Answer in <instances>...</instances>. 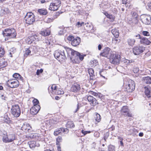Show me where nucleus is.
Wrapping results in <instances>:
<instances>
[{"label":"nucleus","mask_w":151,"mask_h":151,"mask_svg":"<svg viewBox=\"0 0 151 151\" xmlns=\"http://www.w3.org/2000/svg\"><path fill=\"white\" fill-rule=\"evenodd\" d=\"M30 128H31V127H30L29 124H27V123H24L23 124L21 128L22 130L24 131H26L27 130L28 131L30 130Z\"/></svg>","instance_id":"4be33fe9"},{"label":"nucleus","mask_w":151,"mask_h":151,"mask_svg":"<svg viewBox=\"0 0 151 151\" xmlns=\"http://www.w3.org/2000/svg\"><path fill=\"white\" fill-rule=\"evenodd\" d=\"M2 139L3 142L5 143L9 142V136H8L6 133L3 134Z\"/></svg>","instance_id":"a878e982"},{"label":"nucleus","mask_w":151,"mask_h":151,"mask_svg":"<svg viewBox=\"0 0 151 151\" xmlns=\"http://www.w3.org/2000/svg\"><path fill=\"white\" fill-rule=\"evenodd\" d=\"M11 113L15 117H19L21 114L20 108L17 104L12 105L11 109Z\"/></svg>","instance_id":"7ed1b4c3"},{"label":"nucleus","mask_w":151,"mask_h":151,"mask_svg":"<svg viewBox=\"0 0 151 151\" xmlns=\"http://www.w3.org/2000/svg\"><path fill=\"white\" fill-rule=\"evenodd\" d=\"M34 105H38V104L39 103L38 100L36 99H35L33 101Z\"/></svg>","instance_id":"49530a36"},{"label":"nucleus","mask_w":151,"mask_h":151,"mask_svg":"<svg viewBox=\"0 0 151 151\" xmlns=\"http://www.w3.org/2000/svg\"><path fill=\"white\" fill-rule=\"evenodd\" d=\"M111 49L109 47H106L103 50V52L100 54V55L107 57L110 53Z\"/></svg>","instance_id":"f3484780"},{"label":"nucleus","mask_w":151,"mask_h":151,"mask_svg":"<svg viewBox=\"0 0 151 151\" xmlns=\"http://www.w3.org/2000/svg\"><path fill=\"white\" fill-rule=\"evenodd\" d=\"M1 14L3 15L4 14H9L10 11L9 9L6 7H3L1 10Z\"/></svg>","instance_id":"5701e85b"},{"label":"nucleus","mask_w":151,"mask_h":151,"mask_svg":"<svg viewBox=\"0 0 151 151\" xmlns=\"http://www.w3.org/2000/svg\"><path fill=\"white\" fill-rule=\"evenodd\" d=\"M101 48H102L101 45L100 44L99 45H98V48L99 50H100L101 49Z\"/></svg>","instance_id":"774afa93"},{"label":"nucleus","mask_w":151,"mask_h":151,"mask_svg":"<svg viewBox=\"0 0 151 151\" xmlns=\"http://www.w3.org/2000/svg\"><path fill=\"white\" fill-rule=\"evenodd\" d=\"M122 3L123 4H127V0H122Z\"/></svg>","instance_id":"0e129e2a"},{"label":"nucleus","mask_w":151,"mask_h":151,"mask_svg":"<svg viewBox=\"0 0 151 151\" xmlns=\"http://www.w3.org/2000/svg\"><path fill=\"white\" fill-rule=\"evenodd\" d=\"M40 34L44 36L49 35L50 34V31L48 30H45L41 32Z\"/></svg>","instance_id":"cd10ccee"},{"label":"nucleus","mask_w":151,"mask_h":151,"mask_svg":"<svg viewBox=\"0 0 151 151\" xmlns=\"http://www.w3.org/2000/svg\"><path fill=\"white\" fill-rule=\"evenodd\" d=\"M69 131V130L67 128H64L63 127L58 128L56 129L54 132V135L57 136L59 134L61 133L62 132L63 133H68Z\"/></svg>","instance_id":"4468645a"},{"label":"nucleus","mask_w":151,"mask_h":151,"mask_svg":"<svg viewBox=\"0 0 151 151\" xmlns=\"http://www.w3.org/2000/svg\"><path fill=\"white\" fill-rule=\"evenodd\" d=\"M81 132L84 135L87 134V131H85L83 130H82L81 131Z\"/></svg>","instance_id":"bf43d9fd"},{"label":"nucleus","mask_w":151,"mask_h":151,"mask_svg":"<svg viewBox=\"0 0 151 151\" xmlns=\"http://www.w3.org/2000/svg\"><path fill=\"white\" fill-rule=\"evenodd\" d=\"M140 43L144 45H148L151 43L150 39L142 37L140 40Z\"/></svg>","instance_id":"dca6fc26"},{"label":"nucleus","mask_w":151,"mask_h":151,"mask_svg":"<svg viewBox=\"0 0 151 151\" xmlns=\"http://www.w3.org/2000/svg\"><path fill=\"white\" fill-rule=\"evenodd\" d=\"M104 14L106 16L107 18L111 19L112 21H114L115 19L114 16L109 14L107 12H105L104 13Z\"/></svg>","instance_id":"c85d7f7f"},{"label":"nucleus","mask_w":151,"mask_h":151,"mask_svg":"<svg viewBox=\"0 0 151 151\" xmlns=\"http://www.w3.org/2000/svg\"><path fill=\"white\" fill-rule=\"evenodd\" d=\"M74 126V124L72 121H68L66 124V127L67 128H73Z\"/></svg>","instance_id":"393cba45"},{"label":"nucleus","mask_w":151,"mask_h":151,"mask_svg":"<svg viewBox=\"0 0 151 151\" xmlns=\"http://www.w3.org/2000/svg\"><path fill=\"white\" fill-rule=\"evenodd\" d=\"M109 136V133L108 132H106L104 134V139L105 141H106V139L108 138Z\"/></svg>","instance_id":"c03bdc74"},{"label":"nucleus","mask_w":151,"mask_h":151,"mask_svg":"<svg viewBox=\"0 0 151 151\" xmlns=\"http://www.w3.org/2000/svg\"><path fill=\"white\" fill-rule=\"evenodd\" d=\"M5 63L1 61L0 62V65L1 64V65H0V66L2 68L5 67L6 66Z\"/></svg>","instance_id":"5fc2aeb1"},{"label":"nucleus","mask_w":151,"mask_h":151,"mask_svg":"<svg viewBox=\"0 0 151 151\" xmlns=\"http://www.w3.org/2000/svg\"><path fill=\"white\" fill-rule=\"evenodd\" d=\"M147 6L148 7V9L151 10V2L148 4Z\"/></svg>","instance_id":"13d9d810"},{"label":"nucleus","mask_w":151,"mask_h":151,"mask_svg":"<svg viewBox=\"0 0 151 151\" xmlns=\"http://www.w3.org/2000/svg\"><path fill=\"white\" fill-rule=\"evenodd\" d=\"M135 40L134 39L129 38L127 40V42L129 45L132 46L134 45Z\"/></svg>","instance_id":"bb28decb"},{"label":"nucleus","mask_w":151,"mask_h":151,"mask_svg":"<svg viewBox=\"0 0 151 151\" xmlns=\"http://www.w3.org/2000/svg\"><path fill=\"white\" fill-rule=\"evenodd\" d=\"M131 14L132 15V18H133V19H136V18H137V13L135 12H131Z\"/></svg>","instance_id":"a19ab883"},{"label":"nucleus","mask_w":151,"mask_h":151,"mask_svg":"<svg viewBox=\"0 0 151 151\" xmlns=\"http://www.w3.org/2000/svg\"><path fill=\"white\" fill-rule=\"evenodd\" d=\"M90 94L95 96H98V97L100 98L101 97V93H98L92 91H90Z\"/></svg>","instance_id":"4c0bfd02"},{"label":"nucleus","mask_w":151,"mask_h":151,"mask_svg":"<svg viewBox=\"0 0 151 151\" xmlns=\"http://www.w3.org/2000/svg\"><path fill=\"white\" fill-rule=\"evenodd\" d=\"M126 62L127 64H130L134 62V60H127L126 61Z\"/></svg>","instance_id":"3c124183"},{"label":"nucleus","mask_w":151,"mask_h":151,"mask_svg":"<svg viewBox=\"0 0 151 151\" xmlns=\"http://www.w3.org/2000/svg\"><path fill=\"white\" fill-rule=\"evenodd\" d=\"M136 37H137L138 39H139L140 40L141 38H142V37L140 36V35L139 34H138L135 36Z\"/></svg>","instance_id":"680f3d73"},{"label":"nucleus","mask_w":151,"mask_h":151,"mask_svg":"<svg viewBox=\"0 0 151 151\" xmlns=\"http://www.w3.org/2000/svg\"><path fill=\"white\" fill-rule=\"evenodd\" d=\"M145 50V47L142 46H137L133 49V52L135 55H138L142 53Z\"/></svg>","instance_id":"6e6552de"},{"label":"nucleus","mask_w":151,"mask_h":151,"mask_svg":"<svg viewBox=\"0 0 151 151\" xmlns=\"http://www.w3.org/2000/svg\"><path fill=\"white\" fill-rule=\"evenodd\" d=\"M63 30L61 29L59 32L58 34L60 35H62L63 34Z\"/></svg>","instance_id":"052dcab7"},{"label":"nucleus","mask_w":151,"mask_h":151,"mask_svg":"<svg viewBox=\"0 0 151 151\" xmlns=\"http://www.w3.org/2000/svg\"><path fill=\"white\" fill-rule=\"evenodd\" d=\"M120 55L118 54L111 53L110 56V61L112 64H117L120 62Z\"/></svg>","instance_id":"20e7f679"},{"label":"nucleus","mask_w":151,"mask_h":151,"mask_svg":"<svg viewBox=\"0 0 151 151\" xmlns=\"http://www.w3.org/2000/svg\"><path fill=\"white\" fill-rule=\"evenodd\" d=\"M121 111L122 113H124V115L125 116H127L129 117L132 116V114L129 112L127 106H123L121 110Z\"/></svg>","instance_id":"ddd939ff"},{"label":"nucleus","mask_w":151,"mask_h":151,"mask_svg":"<svg viewBox=\"0 0 151 151\" xmlns=\"http://www.w3.org/2000/svg\"><path fill=\"white\" fill-rule=\"evenodd\" d=\"M5 51L3 47H0V58L2 57L4 55Z\"/></svg>","instance_id":"58836bf2"},{"label":"nucleus","mask_w":151,"mask_h":151,"mask_svg":"<svg viewBox=\"0 0 151 151\" xmlns=\"http://www.w3.org/2000/svg\"><path fill=\"white\" fill-rule=\"evenodd\" d=\"M68 40L71 41V44L73 46L79 45L81 42V38L78 37L74 38L73 36H69L68 37Z\"/></svg>","instance_id":"39448f33"},{"label":"nucleus","mask_w":151,"mask_h":151,"mask_svg":"<svg viewBox=\"0 0 151 151\" xmlns=\"http://www.w3.org/2000/svg\"><path fill=\"white\" fill-rule=\"evenodd\" d=\"M142 33L144 36H149L150 35V33L147 31H143L142 32Z\"/></svg>","instance_id":"79ce46f5"},{"label":"nucleus","mask_w":151,"mask_h":151,"mask_svg":"<svg viewBox=\"0 0 151 151\" xmlns=\"http://www.w3.org/2000/svg\"><path fill=\"white\" fill-rule=\"evenodd\" d=\"M62 140V137L60 136H59L56 139V145H58L59 143L61 142Z\"/></svg>","instance_id":"37998d69"},{"label":"nucleus","mask_w":151,"mask_h":151,"mask_svg":"<svg viewBox=\"0 0 151 151\" xmlns=\"http://www.w3.org/2000/svg\"><path fill=\"white\" fill-rule=\"evenodd\" d=\"M35 15L31 13H28L24 17L26 23L29 24H32L35 21Z\"/></svg>","instance_id":"423d86ee"},{"label":"nucleus","mask_w":151,"mask_h":151,"mask_svg":"<svg viewBox=\"0 0 151 151\" xmlns=\"http://www.w3.org/2000/svg\"><path fill=\"white\" fill-rule=\"evenodd\" d=\"M145 95L148 98H150L151 96L150 95V90L147 87H145Z\"/></svg>","instance_id":"7c9ffc66"},{"label":"nucleus","mask_w":151,"mask_h":151,"mask_svg":"<svg viewBox=\"0 0 151 151\" xmlns=\"http://www.w3.org/2000/svg\"><path fill=\"white\" fill-rule=\"evenodd\" d=\"M135 88V84L134 81L132 80H130L129 81L126 88L128 92H131L134 90Z\"/></svg>","instance_id":"1a4fd4ad"},{"label":"nucleus","mask_w":151,"mask_h":151,"mask_svg":"<svg viewBox=\"0 0 151 151\" xmlns=\"http://www.w3.org/2000/svg\"><path fill=\"white\" fill-rule=\"evenodd\" d=\"M40 109L39 105H34L30 109V113L33 115L36 114Z\"/></svg>","instance_id":"2eb2a0df"},{"label":"nucleus","mask_w":151,"mask_h":151,"mask_svg":"<svg viewBox=\"0 0 151 151\" xmlns=\"http://www.w3.org/2000/svg\"><path fill=\"white\" fill-rule=\"evenodd\" d=\"M13 77L16 78H17L21 81L22 80L23 78L20 75L17 73H15L13 75Z\"/></svg>","instance_id":"72a5a7b5"},{"label":"nucleus","mask_w":151,"mask_h":151,"mask_svg":"<svg viewBox=\"0 0 151 151\" xmlns=\"http://www.w3.org/2000/svg\"><path fill=\"white\" fill-rule=\"evenodd\" d=\"M79 106L78 104H77V107L75 111V112H76L79 109Z\"/></svg>","instance_id":"e2e57ef3"},{"label":"nucleus","mask_w":151,"mask_h":151,"mask_svg":"<svg viewBox=\"0 0 151 151\" xmlns=\"http://www.w3.org/2000/svg\"><path fill=\"white\" fill-rule=\"evenodd\" d=\"M81 89L80 86L79 84L77 83L73 84L71 88V90L73 92H77L79 91Z\"/></svg>","instance_id":"a211bd4d"},{"label":"nucleus","mask_w":151,"mask_h":151,"mask_svg":"<svg viewBox=\"0 0 151 151\" xmlns=\"http://www.w3.org/2000/svg\"><path fill=\"white\" fill-rule=\"evenodd\" d=\"M141 18L142 22L145 24H150L151 23V17L150 15H142Z\"/></svg>","instance_id":"0eeeda50"},{"label":"nucleus","mask_w":151,"mask_h":151,"mask_svg":"<svg viewBox=\"0 0 151 151\" xmlns=\"http://www.w3.org/2000/svg\"><path fill=\"white\" fill-rule=\"evenodd\" d=\"M108 151H115L114 146L111 145H109L108 146Z\"/></svg>","instance_id":"ea45409f"},{"label":"nucleus","mask_w":151,"mask_h":151,"mask_svg":"<svg viewBox=\"0 0 151 151\" xmlns=\"http://www.w3.org/2000/svg\"><path fill=\"white\" fill-rule=\"evenodd\" d=\"M28 42L29 44H31L33 41H35L36 39L34 36H29L28 37Z\"/></svg>","instance_id":"2f4dec72"},{"label":"nucleus","mask_w":151,"mask_h":151,"mask_svg":"<svg viewBox=\"0 0 151 151\" xmlns=\"http://www.w3.org/2000/svg\"><path fill=\"white\" fill-rule=\"evenodd\" d=\"M38 12L41 15H46L47 13V10L43 9H38Z\"/></svg>","instance_id":"c756f323"},{"label":"nucleus","mask_w":151,"mask_h":151,"mask_svg":"<svg viewBox=\"0 0 151 151\" xmlns=\"http://www.w3.org/2000/svg\"><path fill=\"white\" fill-rule=\"evenodd\" d=\"M57 145V147H58V151H61V148L59 144L58 145Z\"/></svg>","instance_id":"69168bd1"},{"label":"nucleus","mask_w":151,"mask_h":151,"mask_svg":"<svg viewBox=\"0 0 151 151\" xmlns=\"http://www.w3.org/2000/svg\"><path fill=\"white\" fill-rule=\"evenodd\" d=\"M60 3V1L59 0H58L57 2L51 3L49 8V9L54 11L57 10L59 7Z\"/></svg>","instance_id":"f8f14e48"},{"label":"nucleus","mask_w":151,"mask_h":151,"mask_svg":"<svg viewBox=\"0 0 151 151\" xmlns=\"http://www.w3.org/2000/svg\"><path fill=\"white\" fill-rule=\"evenodd\" d=\"M3 120L5 122L8 124H9L12 122L10 118L6 116H4Z\"/></svg>","instance_id":"473e14b6"},{"label":"nucleus","mask_w":151,"mask_h":151,"mask_svg":"<svg viewBox=\"0 0 151 151\" xmlns=\"http://www.w3.org/2000/svg\"><path fill=\"white\" fill-rule=\"evenodd\" d=\"M60 13L59 12H57L56 13V14L55 15V16H56V18H57V17L59 16Z\"/></svg>","instance_id":"338daca9"},{"label":"nucleus","mask_w":151,"mask_h":151,"mask_svg":"<svg viewBox=\"0 0 151 151\" xmlns=\"http://www.w3.org/2000/svg\"><path fill=\"white\" fill-rule=\"evenodd\" d=\"M88 73L90 75V80L94 79L95 75H94V70L92 68H89L88 69Z\"/></svg>","instance_id":"412c9836"},{"label":"nucleus","mask_w":151,"mask_h":151,"mask_svg":"<svg viewBox=\"0 0 151 151\" xmlns=\"http://www.w3.org/2000/svg\"><path fill=\"white\" fill-rule=\"evenodd\" d=\"M139 71V68H135L133 69V71L135 73H137Z\"/></svg>","instance_id":"8fccbe9b"},{"label":"nucleus","mask_w":151,"mask_h":151,"mask_svg":"<svg viewBox=\"0 0 151 151\" xmlns=\"http://www.w3.org/2000/svg\"><path fill=\"white\" fill-rule=\"evenodd\" d=\"M64 93L62 89H57L56 91L55 92L54 94L56 95L63 94Z\"/></svg>","instance_id":"c9c22d12"},{"label":"nucleus","mask_w":151,"mask_h":151,"mask_svg":"<svg viewBox=\"0 0 151 151\" xmlns=\"http://www.w3.org/2000/svg\"><path fill=\"white\" fill-rule=\"evenodd\" d=\"M43 71V70L41 69L40 70H37L36 72V74L37 75H39L40 73H42Z\"/></svg>","instance_id":"09e8293b"},{"label":"nucleus","mask_w":151,"mask_h":151,"mask_svg":"<svg viewBox=\"0 0 151 151\" xmlns=\"http://www.w3.org/2000/svg\"><path fill=\"white\" fill-rule=\"evenodd\" d=\"M9 136V142H11L15 139V137L13 134H10L8 135Z\"/></svg>","instance_id":"f704fd0d"},{"label":"nucleus","mask_w":151,"mask_h":151,"mask_svg":"<svg viewBox=\"0 0 151 151\" xmlns=\"http://www.w3.org/2000/svg\"><path fill=\"white\" fill-rule=\"evenodd\" d=\"M96 121L97 122H99L101 120V116L100 115L98 114L97 113L96 114Z\"/></svg>","instance_id":"a18cd8bd"},{"label":"nucleus","mask_w":151,"mask_h":151,"mask_svg":"<svg viewBox=\"0 0 151 151\" xmlns=\"http://www.w3.org/2000/svg\"><path fill=\"white\" fill-rule=\"evenodd\" d=\"M88 27L90 28H91V27L92 28V29L90 30V32H91V33H93V32H94V29L93 28V27H92V26L91 25H90V24L89 25Z\"/></svg>","instance_id":"6e6d98bb"},{"label":"nucleus","mask_w":151,"mask_h":151,"mask_svg":"<svg viewBox=\"0 0 151 151\" xmlns=\"http://www.w3.org/2000/svg\"><path fill=\"white\" fill-rule=\"evenodd\" d=\"M119 33L118 32H116V33L113 35H114V37H115V38H117L119 37Z\"/></svg>","instance_id":"864d4df0"},{"label":"nucleus","mask_w":151,"mask_h":151,"mask_svg":"<svg viewBox=\"0 0 151 151\" xmlns=\"http://www.w3.org/2000/svg\"><path fill=\"white\" fill-rule=\"evenodd\" d=\"M118 32L117 30L116 29H113L111 30V33L114 35L115 34L116 32Z\"/></svg>","instance_id":"603ef678"},{"label":"nucleus","mask_w":151,"mask_h":151,"mask_svg":"<svg viewBox=\"0 0 151 151\" xmlns=\"http://www.w3.org/2000/svg\"><path fill=\"white\" fill-rule=\"evenodd\" d=\"M35 142H31L29 144V145L30 147H35L36 146Z\"/></svg>","instance_id":"de8ad7c7"},{"label":"nucleus","mask_w":151,"mask_h":151,"mask_svg":"<svg viewBox=\"0 0 151 151\" xmlns=\"http://www.w3.org/2000/svg\"><path fill=\"white\" fill-rule=\"evenodd\" d=\"M3 34L4 37H7L8 38H15L17 33L14 28L6 29L3 31Z\"/></svg>","instance_id":"f03ea898"},{"label":"nucleus","mask_w":151,"mask_h":151,"mask_svg":"<svg viewBox=\"0 0 151 151\" xmlns=\"http://www.w3.org/2000/svg\"><path fill=\"white\" fill-rule=\"evenodd\" d=\"M35 48V47H30L26 49L25 50V52L24 54V56L25 57H27V55H32L34 53L33 49Z\"/></svg>","instance_id":"6ab92c4d"},{"label":"nucleus","mask_w":151,"mask_h":151,"mask_svg":"<svg viewBox=\"0 0 151 151\" xmlns=\"http://www.w3.org/2000/svg\"><path fill=\"white\" fill-rule=\"evenodd\" d=\"M7 84L9 87L11 88H15L18 86L19 83L18 81L16 79L12 80H8Z\"/></svg>","instance_id":"9b49d317"},{"label":"nucleus","mask_w":151,"mask_h":151,"mask_svg":"<svg viewBox=\"0 0 151 151\" xmlns=\"http://www.w3.org/2000/svg\"><path fill=\"white\" fill-rule=\"evenodd\" d=\"M57 89V86L55 84H53L52 85L51 87H49L48 88V90L50 93H51L52 94H54L55 92Z\"/></svg>","instance_id":"aec40b11"},{"label":"nucleus","mask_w":151,"mask_h":151,"mask_svg":"<svg viewBox=\"0 0 151 151\" xmlns=\"http://www.w3.org/2000/svg\"><path fill=\"white\" fill-rule=\"evenodd\" d=\"M144 83L147 84H151V78L149 76L142 78Z\"/></svg>","instance_id":"b1692460"},{"label":"nucleus","mask_w":151,"mask_h":151,"mask_svg":"<svg viewBox=\"0 0 151 151\" xmlns=\"http://www.w3.org/2000/svg\"><path fill=\"white\" fill-rule=\"evenodd\" d=\"M87 24H89V23H87L84 24L83 22H78L76 24V26L77 27L79 28L81 27L82 26L84 25V24L86 25Z\"/></svg>","instance_id":"e433bc0d"},{"label":"nucleus","mask_w":151,"mask_h":151,"mask_svg":"<svg viewBox=\"0 0 151 151\" xmlns=\"http://www.w3.org/2000/svg\"><path fill=\"white\" fill-rule=\"evenodd\" d=\"M87 99L91 106H94L99 104L98 100L91 96H87Z\"/></svg>","instance_id":"9d476101"},{"label":"nucleus","mask_w":151,"mask_h":151,"mask_svg":"<svg viewBox=\"0 0 151 151\" xmlns=\"http://www.w3.org/2000/svg\"><path fill=\"white\" fill-rule=\"evenodd\" d=\"M66 51L68 53H71L72 56L70 59L73 63H78L79 60H82L84 58V56L73 49L69 48L61 50H56L54 53L55 58L60 61H63L65 60L66 58L65 55V52Z\"/></svg>","instance_id":"f257e3e1"},{"label":"nucleus","mask_w":151,"mask_h":151,"mask_svg":"<svg viewBox=\"0 0 151 151\" xmlns=\"http://www.w3.org/2000/svg\"><path fill=\"white\" fill-rule=\"evenodd\" d=\"M1 97L2 99L4 100H6V99L7 98L6 97L4 96L3 95H1Z\"/></svg>","instance_id":"4d7b16f0"}]
</instances>
